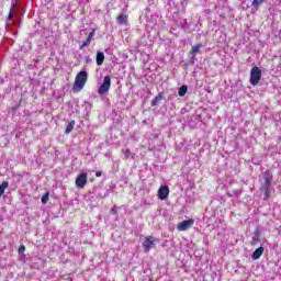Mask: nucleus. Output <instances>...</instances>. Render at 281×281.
<instances>
[{
    "label": "nucleus",
    "mask_w": 281,
    "mask_h": 281,
    "mask_svg": "<svg viewBox=\"0 0 281 281\" xmlns=\"http://www.w3.org/2000/svg\"><path fill=\"white\" fill-rule=\"evenodd\" d=\"M88 80H89V74H87L86 70L79 71L75 78V82L72 86L74 93H80V91L85 89V85H87Z\"/></svg>",
    "instance_id": "nucleus-1"
},
{
    "label": "nucleus",
    "mask_w": 281,
    "mask_h": 281,
    "mask_svg": "<svg viewBox=\"0 0 281 281\" xmlns=\"http://www.w3.org/2000/svg\"><path fill=\"white\" fill-rule=\"evenodd\" d=\"M261 79L262 70L258 66L252 67L250 70V85H252V87H257Z\"/></svg>",
    "instance_id": "nucleus-2"
},
{
    "label": "nucleus",
    "mask_w": 281,
    "mask_h": 281,
    "mask_svg": "<svg viewBox=\"0 0 281 281\" xmlns=\"http://www.w3.org/2000/svg\"><path fill=\"white\" fill-rule=\"evenodd\" d=\"M111 89V76H105L102 85L98 89L99 95H104Z\"/></svg>",
    "instance_id": "nucleus-3"
},
{
    "label": "nucleus",
    "mask_w": 281,
    "mask_h": 281,
    "mask_svg": "<svg viewBox=\"0 0 281 281\" xmlns=\"http://www.w3.org/2000/svg\"><path fill=\"white\" fill-rule=\"evenodd\" d=\"M194 225V220H184L177 225L178 232H188Z\"/></svg>",
    "instance_id": "nucleus-4"
},
{
    "label": "nucleus",
    "mask_w": 281,
    "mask_h": 281,
    "mask_svg": "<svg viewBox=\"0 0 281 281\" xmlns=\"http://www.w3.org/2000/svg\"><path fill=\"white\" fill-rule=\"evenodd\" d=\"M169 194L170 188H168V186H160V188L158 189V199H160V201H166Z\"/></svg>",
    "instance_id": "nucleus-5"
},
{
    "label": "nucleus",
    "mask_w": 281,
    "mask_h": 281,
    "mask_svg": "<svg viewBox=\"0 0 281 281\" xmlns=\"http://www.w3.org/2000/svg\"><path fill=\"white\" fill-rule=\"evenodd\" d=\"M87 181H88L87 173L82 172L79 176H77L75 183L77 188L82 189L85 188V186H87Z\"/></svg>",
    "instance_id": "nucleus-6"
},
{
    "label": "nucleus",
    "mask_w": 281,
    "mask_h": 281,
    "mask_svg": "<svg viewBox=\"0 0 281 281\" xmlns=\"http://www.w3.org/2000/svg\"><path fill=\"white\" fill-rule=\"evenodd\" d=\"M143 247H144L145 251H150L153 249V247H155V237L154 236L145 237Z\"/></svg>",
    "instance_id": "nucleus-7"
},
{
    "label": "nucleus",
    "mask_w": 281,
    "mask_h": 281,
    "mask_svg": "<svg viewBox=\"0 0 281 281\" xmlns=\"http://www.w3.org/2000/svg\"><path fill=\"white\" fill-rule=\"evenodd\" d=\"M93 36H95V29L89 33L87 40L81 44L80 49H85V47H89L91 45V41H93Z\"/></svg>",
    "instance_id": "nucleus-8"
},
{
    "label": "nucleus",
    "mask_w": 281,
    "mask_h": 281,
    "mask_svg": "<svg viewBox=\"0 0 281 281\" xmlns=\"http://www.w3.org/2000/svg\"><path fill=\"white\" fill-rule=\"evenodd\" d=\"M263 254H265V247L260 246L252 252L251 258L252 260H260Z\"/></svg>",
    "instance_id": "nucleus-9"
},
{
    "label": "nucleus",
    "mask_w": 281,
    "mask_h": 281,
    "mask_svg": "<svg viewBox=\"0 0 281 281\" xmlns=\"http://www.w3.org/2000/svg\"><path fill=\"white\" fill-rule=\"evenodd\" d=\"M263 180H265L263 186H269V183L273 181V173H271L270 170H266L263 173Z\"/></svg>",
    "instance_id": "nucleus-10"
},
{
    "label": "nucleus",
    "mask_w": 281,
    "mask_h": 281,
    "mask_svg": "<svg viewBox=\"0 0 281 281\" xmlns=\"http://www.w3.org/2000/svg\"><path fill=\"white\" fill-rule=\"evenodd\" d=\"M116 21H117L119 25H127L128 24V15L121 14L116 18Z\"/></svg>",
    "instance_id": "nucleus-11"
},
{
    "label": "nucleus",
    "mask_w": 281,
    "mask_h": 281,
    "mask_svg": "<svg viewBox=\"0 0 281 281\" xmlns=\"http://www.w3.org/2000/svg\"><path fill=\"white\" fill-rule=\"evenodd\" d=\"M103 64H104V53L98 52L97 53V65H98V67H102Z\"/></svg>",
    "instance_id": "nucleus-12"
},
{
    "label": "nucleus",
    "mask_w": 281,
    "mask_h": 281,
    "mask_svg": "<svg viewBox=\"0 0 281 281\" xmlns=\"http://www.w3.org/2000/svg\"><path fill=\"white\" fill-rule=\"evenodd\" d=\"M261 191L263 192L265 199H269L271 196V190L269 189V184H262Z\"/></svg>",
    "instance_id": "nucleus-13"
},
{
    "label": "nucleus",
    "mask_w": 281,
    "mask_h": 281,
    "mask_svg": "<svg viewBox=\"0 0 281 281\" xmlns=\"http://www.w3.org/2000/svg\"><path fill=\"white\" fill-rule=\"evenodd\" d=\"M161 100H164V94H162V93H158V94L151 100V106H157V104H159V102H161Z\"/></svg>",
    "instance_id": "nucleus-14"
},
{
    "label": "nucleus",
    "mask_w": 281,
    "mask_h": 281,
    "mask_svg": "<svg viewBox=\"0 0 281 281\" xmlns=\"http://www.w3.org/2000/svg\"><path fill=\"white\" fill-rule=\"evenodd\" d=\"M74 126H76V121H70L65 130L66 135H69L74 131Z\"/></svg>",
    "instance_id": "nucleus-15"
},
{
    "label": "nucleus",
    "mask_w": 281,
    "mask_h": 281,
    "mask_svg": "<svg viewBox=\"0 0 281 281\" xmlns=\"http://www.w3.org/2000/svg\"><path fill=\"white\" fill-rule=\"evenodd\" d=\"M9 186H10V183H8V181H3L0 184V196H3V194L5 193V190H8Z\"/></svg>",
    "instance_id": "nucleus-16"
},
{
    "label": "nucleus",
    "mask_w": 281,
    "mask_h": 281,
    "mask_svg": "<svg viewBox=\"0 0 281 281\" xmlns=\"http://www.w3.org/2000/svg\"><path fill=\"white\" fill-rule=\"evenodd\" d=\"M201 47H203V44H196L195 46H192L190 54L194 56V54H199L201 52Z\"/></svg>",
    "instance_id": "nucleus-17"
},
{
    "label": "nucleus",
    "mask_w": 281,
    "mask_h": 281,
    "mask_svg": "<svg viewBox=\"0 0 281 281\" xmlns=\"http://www.w3.org/2000/svg\"><path fill=\"white\" fill-rule=\"evenodd\" d=\"M186 93H188V86H181L179 88L178 95H180V98H183V95H186Z\"/></svg>",
    "instance_id": "nucleus-18"
},
{
    "label": "nucleus",
    "mask_w": 281,
    "mask_h": 281,
    "mask_svg": "<svg viewBox=\"0 0 281 281\" xmlns=\"http://www.w3.org/2000/svg\"><path fill=\"white\" fill-rule=\"evenodd\" d=\"M263 1L265 0H254L251 5L252 8H259Z\"/></svg>",
    "instance_id": "nucleus-19"
},
{
    "label": "nucleus",
    "mask_w": 281,
    "mask_h": 281,
    "mask_svg": "<svg viewBox=\"0 0 281 281\" xmlns=\"http://www.w3.org/2000/svg\"><path fill=\"white\" fill-rule=\"evenodd\" d=\"M47 201H49V192H46L43 196H42V203L45 205L47 203Z\"/></svg>",
    "instance_id": "nucleus-20"
},
{
    "label": "nucleus",
    "mask_w": 281,
    "mask_h": 281,
    "mask_svg": "<svg viewBox=\"0 0 281 281\" xmlns=\"http://www.w3.org/2000/svg\"><path fill=\"white\" fill-rule=\"evenodd\" d=\"M19 254H23L25 251V245H21L18 249Z\"/></svg>",
    "instance_id": "nucleus-21"
},
{
    "label": "nucleus",
    "mask_w": 281,
    "mask_h": 281,
    "mask_svg": "<svg viewBox=\"0 0 281 281\" xmlns=\"http://www.w3.org/2000/svg\"><path fill=\"white\" fill-rule=\"evenodd\" d=\"M260 238V232H255V237H254V240H259Z\"/></svg>",
    "instance_id": "nucleus-22"
},
{
    "label": "nucleus",
    "mask_w": 281,
    "mask_h": 281,
    "mask_svg": "<svg viewBox=\"0 0 281 281\" xmlns=\"http://www.w3.org/2000/svg\"><path fill=\"white\" fill-rule=\"evenodd\" d=\"M131 157V149H126L125 151V159H128Z\"/></svg>",
    "instance_id": "nucleus-23"
},
{
    "label": "nucleus",
    "mask_w": 281,
    "mask_h": 281,
    "mask_svg": "<svg viewBox=\"0 0 281 281\" xmlns=\"http://www.w3.org/2000/svg\"><path fill=\"white\" fill-rule=\"evenodd\" d=\"M95 177H102V171H97Z\"/></svg>",
    "instance_id": "nucleus-24"
},
{
    "label": "nucleus",
    "mask_w": 281,
    "mask_h": 281,
    "mask_svg": "<svg viewBox=\"0 0 281 281\" xmlns=\"http://www.w3.org/2000/svg\"><path fill=\"white\" fill-rule=\"evenodd\" d=\"M112 213L117 214V209L113 207Z\"/></svg>",
    "instance_id": "nucleus-25"
},
{
    "label": "nucleus",
    "mask_w": 281,
    "mask_h": 281,
    "mask_svg": "<svg viewBox=\"0 0 281 281\" xmlns=\"http://www.w3.org/2000/svg\"><path fill=\"white\" fill-rule=\"evenodd\" d=\"M13 14L12 11L9 13V19H12Z\"/></svg>",
    "instance_id": "nucleus-26"
}]
</instances>
